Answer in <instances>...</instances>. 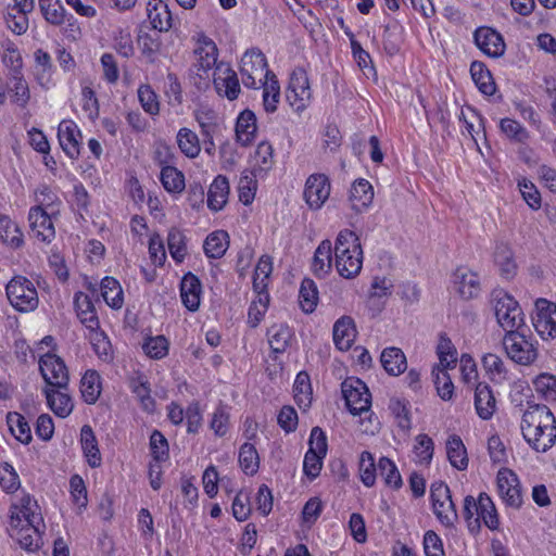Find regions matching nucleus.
I'll use <instances>...</instances> for the list:
<instances>
[{
    "label": "nucleus",
    "mask_w": 556,
    "mask_h": 556,
    "mask_svg": "<svg viewBox=\"0 0 556 556\" xmlns=\"http://www.w3.org/2000/svg\"><path fill=\"white\" fill-rule=\"evenodd\" d=\"M446 455L450 464L458 469L465 470L468 467L466 447L458 435H451L446 442Z\"/></svg>",
    "instance_id": "38"
},
{
    "label": "nucleus",
    "mask_w": 556,
    "mask_h": 556,
    "mask_svg": "<svg viewBox=\"0 0 556 556\" xmlns=\"http://www.w3.org/2000/svg\"><path fill=\"white\" fill-rule=\"evenodd\" d=\"M229 247V236L224 230H216L210 233L203 243V250L210 258H220Z\"/></svg>",
    "instance_id": "35"
},
{
    "label": "nucleus",
    "mask_w": 556,
    "mask_h": 556,
    "mask_svg": "<svg viewBox=\"0 0 556 556\" xmlns=\"http://www.w3.org/2000/svg\"><path fill=\"white\" fill-rule=\"evenodd\" d=\"M384 370L391 376H399L407 368L406 356L399 348H386L380 356Z\"/></svg>",
    "instance_id": "30"
},
{
    "label": "nucleus",
    "mask_w": 556,
    "mask_h": 556,
    "mask_svg": "<svg viewBox=\"0 0 556 556\" xmlns=\"http://www.w3.org/2000/svg\"><path fill=\"white\" fill-rule=\"evenodd\" d=\"M46 526L42 525H28L20 526L17 528H10V535L18 541L22 548L28 552L37 551L41 544V534Z\"/></svg>",
    "instance_id": "19"
},
{
    "label": "nucleus",
    "mask_w": 556,
    "mask_h": 556,
    "mask_svg": "<svg viewBox=\"0 0 556 556\" xmlns=\"http://www.w3.org/2000/svg\"><path fill=\"white\" fill-rule=\"evenodd\" d=\"M148 18L153 29L167 31L172 27V14L162 0H153L148 3Z\"/></svg>",
    "instance_id": "28"
},
{
    "label": "nucleus",
    "mask_w": 556,
    "mask_h": 556,
    "mask_svg": "<svg viewBox=\"0 0 556 556\" xmlns=\"http://www.w3.org/2000/svg\"><path fill=\"white\" fill-rule=\"evenodd\" d=\"M495 264L500 267L501 275L510 279L516 274V264L513 260V252L508 245L501 243L496 245L494 252Z\"/></svg>",
    "instance_id": "47"
},
{
    "label": "nucleus",
    "mask_w": 556,
    "mask_h": 556,
    "mask_svg": "<svg viewBox=\"0 0 556 556\" xmlns=\"http://www.w3.org/2000/svg\"><path fill=\"white\" fill-rule=\"evenodd\" d=\"M41 14L47 23L61 26L67 20V13L61 0H38Z\"/></svg>",
    "instance_id": "39"
},
{
    "label": "nucleus",
    "mask_w": 556,
    "mask_h": 556,
    "mask_svg": "<svg viewBox=\"0 0 556 556\" xmlns=\"http://www.w3.org/2000/svg\"><path fill=\"white\" fill-rule=\"evenodd\" d=\"M502 342L507 356L519 365H531L538 358L536 342L528 338L526 329L505 333Z\"/></svg>",
    "instance_id": "5"
},
{
    "label": "nucleus",
    "mask_w": 556,
    "mask_h": 556,
    "mask_svg": "<svg viewBox=\"0 0 556 556\" xmlns=\"http://www.w3.org/2000/svg\"><path fill=\"white\" fill-rule=\"evenodd\" d=\"M201 282L199 278L188 273L180 282V296L184 305L191 312L198 311L200 306Z\"/></svg>",
    "instance_id": "24"
},
{
    "label": "nucleus",
    "mask_w": 556,
    "mask_h": 556,
    "mask_svg": "<svg viewBox=\"0 0 556 556\" xmlns=\"http://www.w3.org/2000/svg\"><path fill=\"white\" fill-rule=\"evenodd\" d=\"M256 188L255 175L252 172H243L238 182L239 200L244 205L251 204L254 200Z\"/></svg>",
    "instance_id": "52"
},
{
    "label": "nucleus",
    "mask_w": 556,
    "mask_h": 556,
    "mask_svg": "<svg viewBox=\"0 0 556 556\" xmlns=\"http://www.w3.org/2000/svg\"><path fill=\"white\" fill-rule=\"evenodd\" d=\"M437 353L440 358V364L447 368L454 366L457 362V352L452 343L451 339L444 334L440 336L439 343L437 346Z\"/></svg>",
    "instance_id": "61"
},
{
    "label": "nucleus",
    "mask_w": 556,
    "mask_h": 556,
    "mask_svg": "<svg viewBox=\"0 0 556 556\" xmlns=\"http://www.w3.org/2000/svg\"><path fill=\"white\" fill-rule=\"evenodd\" d=\"M523 439L539 453H545L556 443V418L544 404L529 405L520 424Z\"/></svg>",
    "instance_id": "1"
},
{
    "label": "nucleus",
    "mask_w": 556,
    "mask_h": 556,
    "mask_svg": "<svg viewBox=\"0 0 556 556\" xmlns=\"http://www.w3.org/2000/svg\"><path fill=\"white\" fill-rule=\"evenodd\" d=\"M11 306L20 313L34 312L39 305L37 289L31 280L22 275L13 276L5 286Z\"/></svg>",
    "instance_id": "4"
},
{
    "label": "nucleus",
    "mask_w": 556,
    "mask_h": 556,
    "mask_svg": "<svg viewBox=\"0 0 556 556\" xmlns=\"http://www.w3.org/2000/svg\"><path fill=\"white\" fill-rule=\"evenodd\" d=\"M273 153L274 149L269 141H260L254 153V166L260 172L268 170L274 163Z\"/></svg>",
    "instance_id": "63"
},
{
    "label": "nucleus",
    "mask_w": 556,
    "mask_h": 556,
    "mask_svg": "<svg viewBox=\"0 0 556 556\" xmlns=\"http://www.w3.org/2000/svg\"><path fill=\"white\" fill-rule=\"evenodd\" d=\"M294 400L300 408L306 409L312 403V386L309 376L305 371L296 375L293 383Z\"/></svg>",
    "instance_id": "43"
},
{
    "label": "nucleus",
    "mask_w": 556,
    "mask_h": 556,
    "mask_svg": "<svg viewBox=\"0 0 556 556\" xmlns=\"http://www.w3.org/2000/svg\"><path fill=\"white\" fill-rule=\"evenodd\" d=\"M359 475L362 482L370 488L376 481L375 458L370 452L364 451L359 457Z\"/></svg>",
    "instance_id": "62"
},
{
    "label": "nucleus",
    "mask_w": 556,
    "mask_h": 556,
    "mask_svg": "<svg viewBox=\"0 0 556 556\" xmlns=\"http://www.w3.org/2000/svg\"><path fill=\"white\" fill-rule=\"evenodd\" d=\"M66 389L45 388L43 394L49 408L61 418L67 417L74 408L72 397L64 392Z\"/></svg>",
    "instance_id": "22"
},
{
    "label": "nucleus",
    "mask_w": 556,
    "mask_h": 556,
    "mask_svg": "<svg viewBox=\"0 0 556 556\" xmlns=\"http://www.w3.org/2000/svg\"><path fill=\"white\" fill-rule=\"evenodd\" d=\"M389 410L393 416L396 427L404 434H407L412 429V415L410 405L408 401L392 397L389 402Z\"/></svg>",
    "instance_id": "33"
},
{
    "label": "nucleus",
    "mask_w": 556,
    "mask_h": 556,
    "mask_svg": "<svg viewBox=\"0 0 556 556\" xmlns=\"http://www.w3.org/2000/svg\"><path fill=\"white\" fill-rule=\"evenodd\" d=\"M432 376L434 377V383L438 395L443 401L451 400L454 393V384L452 382L450 375L446 371V368H433Z\"/></svg>",
    "instance_id": "58"
},
{
    "label": "nucleus",
    "mask_w": 556,
    "mask_h": 556,
    "mask_svg": "<svg viewBox=\"0 0 556 556\" xmlns=\"http://www.w3.org/2000/svg\"><path fill=\"white\" fill-rule=\"evenodd\" d=\"M475 407L480 418L490 419L496 407V400L489 384L480 382L475 389Z\"/></svg>",
    "instance_id": "25"
},
{
    "label": "nucleus",
    "mask_w": 556,
    "mask_h": 556,
    "mask_svg": "<svg viewBox=\"0 0 556 556\" xmlns=\"http://www.w3.org/2000/svg\"><path fill=\"white\" fill-rule=\"evenodd\" d=\"M378 470L388 486L393 489H400L402 486V477L396 465L390 458L381 457L378 462Z\"/></svg>",
    "instance_id": "50"
},
{
    "label": "nucleus",
    "mask_w": 556,
    "mask_h": 556,
    "mask_svg": "<svg viewBox=\"0 0 556 556\" xmlns=\"http://www.w3.org/2000/svg\"><path fill=\"white\" fill-rule=\"evenodd\" d=\"M167 245L172 257L181 263L187 254L186 237L178 228H172L167 235Z\"/></svg>",
    "instance_id": "49"
},
{
    "label": "nucleus",
    "mask_w": 556,
    "mask_h": 556,
    "mask_svg": "<svg viewBox=\"0 0 556 556\" xmlns=\"http://www.w3.org/2000/svg\"><path fill=\"white\" fill-rule=\"evenodd\" d=\"M341 392L349 412L356 416L370 413L368 422L371 424V394L364 381L356 377H348L341 383Z\"/></svg>",
    "instance_id": "6"
},
{
    "label": "nucleus",
    "mask_w": 556,
    "mask_h": 556,
    "mask_svg": "<svg viewBox=\"0 0 556 556\" xmlns=\"http://www.w3.org/2000/svg\"><path fill=\"white\" fill-rule=\"evenodd\" d=\"M39 371L49 387L67 389L70 381L68 369L60 356L53 353H46L40 356Z\"/></svg>",
    "instance_id": "9"
},
{
    "label": "nucleus",
    "mask_w": 556,
    "mask_h": 556,
    "mask_svg": "<svg viewBox=\"0 0 556 556\" xmlns=\"http://www.w3.org/2000/svg\"><path fill=\"white\" fill-rule=\"evenodd\" d=\"M143 350L151 358L161 359L168 353V341L164 336L151 337L144 342Z\"/></svg>",
    "instance_id": "64"
},
{
    "label": "nucleus",
    "mask_w": 556,
    "mask_h": 556,
    "mask_svg": "<svg viewBox=\"0 0 556 556\" xmlns=\"http://www.w3.org/2000/svg\"><path fill=\"white\" fill-rule=\"evenodd\" d=\"M80 444L88 465L97 468L101 465V453L92 428L84 425L80 429Z\"/></svg>",
    "instance_id": "27"
},
{
    "label": "nucleus",
    "mask_w": 556,
    "mask_h": 556,
    "mask_svg": "<svg viewBox=\"0 0 556 556\" xmlns=\"http://www.w3.org/2000/svg\"><path fill=\"white\" fill-rule=\"evenodd\" d=\"M432 509L442 525L452 527L457 521V511L451 496V491L443 482L431 485Z\"/></svg>",
    "instance_id": "7"
},
{
    "label": "nucleus",
    "mask_w": 556,
    "mask_h": 556,
    "mask_svg": "<svg viewBox=\"0 0 556 556\" xmlns=\"http://www.w3.org/2000/svg\"><path fill=\"white\" fill-rule=\"evenodd\" d=\"M491 301L497 324L505 333L527 329L523 312L511 295L503 290H495Z\"/></svg>",
    "instance_id": "3"
},
{
    "label": "nucleus",
    "mask_w": 556,
    "mask_h": 556,
    "mask_svg": "<svg viewBox=\"0 0 556 556\" xmlns=\"http://www.w3.org/2000/svg\"><path fill=\"white\" fill-rule=\"evenodd\" d=\"M0 486L5 493H14L21 486L17 472L9 463L0 464Z\"/></svg>",
    "instance_id": "60"
},
{
    "label": "nucleus",
    "mask_w": 556,
    "mask_h": 556,
    "mask_svg": "<svg viewBox=\"0 0 556 556\" xmlns=\"http://www.w3.org/2000/svg\"><path fill=\"white\" fill-rule=\"evenodd\" d=\"M482 365L493 381H502L507 378V369L503 359L493 353H488L482 358Z\"/></svg>",
    "instance_id": "51"
},
{
    "label": "nucleus",
    "mask_w": 556,
    "mask_h": 556,
    "mask_svg": "<svg viewBox=\"0 0 556 556\" xmlns=\"http://www.w3.org/2000/svg\"><path fill=\"white\" fill-rule=\"evenodd\" d=\"M331 267L332 244L330 240L326 239L319 243L314 253L312 269L317 277L323 278L331 270Z\"/></svg>",
    "instance_id": "31"
},
{
    "label": "nucleus",
    "mask_w": 556,
    "mask_h": 556,
    "mask_svg": "<svg viewBox=\"0 0 556 556\" xmlns=\"http://www.w3.org/2000/svg\"><path fill=\"white\" fill-rule=\"evenodd\" d=\"M453 277L455 289L463 299L470 300L479 295L480 279L476 273L466 267H458Z\"/></svg>",
    "instance_id": "20"
},
{
    "label": "nucleus",
    "mask_w": 556,
    "mask_h": 556,
    "mask_svg": "<svg viewBox=\"0 0 556 556\" xmlns=\"http://www.w3.org/2000/svg\"><path fill=\"white\" fill-rule=\"evenodd\" d=\"M532 324L543 340L555 338L556 304L545 299H538L535 301V314L532 316Z\"/></svg>",
    "instance_id": "11"
},
{
    "label": "nucleus",
    "mask_w": 556,
    "mask_h": 556,
    "mask_svg": "<svg viewBox=\"0 0 556 556\" xmlns=\"http://www.w3.org/2000/svg\"><path fill=\"white\" fill-rule=\"evenodd\" d=\"M80 393L87 404H94L101 394V377L96 370H87L80 380Z\"/></svg>",
    "instance_id": "37"
},
{
    "label": "nucleus",
    "mask_w": 556,
    "mask_h": 556,
    "mask_svg": "<svg viewBox=\"0 0 556 556\" xmlns=\"http://www.w3.org/2000/svg\"><path fill=\"white\" fill-rule=\"evenodd\" d=\"M229 182L225 176L218 175L212 182L207 193V206L212 211H220L227 203Z\"/></svg>",
    "instance_id": "32"
},
{
    "label": "nucleus",
    "mask_w": 556,
    "mask_h": 556,
    "mask_svg": "<svg viewBox=\"0 0 556 556\" xmlns=\"http://www.w3.org/2000/svg\"><path fill=\"white\" fill-rule=\"evenodd\" d=\"M374 199V189L366 179L356 180L350 190V201L353 210L362 212L367 208Z\"/></svg>",
    "instance_id": "29"
},
{
    "label": "nucleus",
    "mask_w": 556,
    "mask_h": 556,
    "mask_svg": "<svg viewBox=\"0 0 556 556\" xmlns=\"http://www.w3.org/2000/svg\"><path fill=\"white\" fill-rule=\"evenodd\" d=\"M0 239L14 248H18L23 243L17 226L3 214H0Z\"/></svg>",
    "instance_id": "55"
},
{
    "label": "nucleus",
    "mask_w": 556,
    "mask_h": 556,
    "mask_svg": "<svg viewBox=\"0 0 556 556\" xmlns=\"http://www.w3.org/2000/svg\"><path fill=\"white\" fill-rule=\"evenodd\" d=\"M267 60L264 53L256 48L245 51L241 58L240 74L242 83L248 88H257V81L262 83L265 78Z\"/></svg>",
    "instance_id": "8"
},
{
    "label": "nucleus",
    "mask_w": 556,
    "mask_h": 556,
    "mask_svg": "<svg viewBox=\"0 0 556 556\" xmlns=\"http://www.w3.org/2000/svg\"><path fill=\"white\" fill-rule=\"evenodd\" d=\"M130 388L132 393L136 395V397L141 403L142 407L146 410H151L154 406V401L151 397V389L149 386V381L146 377L139 376L136 379L131 380Z\"/></svg>",
    "instance_id": "56"
},
{
    "label": "nucleus",
    "mask_w": 556,
    "mask_h": 556,
    "mask_svg": "<svg viewBox=\"0 0 556 556\" xmlns=\"http://www.w3.org/2000/svg\"><path fill=\"white\" fill-rule=\"evenodd\" d=\"M55 210L50 212L41 206H33L28 213V222L33 236L42 242H51L55 237V229L52 222V215Z\"/></svg>",
    "instance_id": "14"
},
{
    "label": "nucleus",
    "mask_w": 556,
    "mask_h": 556,
    "mask_svg": "<svg viewBox=\"0 0 556 556\" xmlns=\"http://www.w3.org/2000/svg\"><path fill=\"white\" fill-rule=\"evenodd\" d=\"M74 304L79 320L88 330L100 328V323L94 306L87 294L83 292L76 293L74 298Z\"/></svg>",
    "instance_id": "26"
},
{
    "label": "nucleus",
    "mask_w": 556,
    "mask_h": 556,
    "mask_svg": "<svg viewBox=\"0 0 556 556\" xmlns=\"http://www.w3.org/2000/svg\"><path fill=\"white\" fill-rule=\"evenodd\" d=\"M330 195V182L324 174H313L305 182L304 200L311 210H319Z\"/></svg>",
    "instance_id": "15"
},
{
    "label": "nucleus",
    "mask_w": 556,
    "mask_h": 556,
    "mask_svg": "<svg viewBox=\"0 0 556 556\" xmlns=\"http://www.w3.org/2000/svg\"><path fill=\"white\" fill-rule=\"evenodd\" d=\"M470 74L472 80L482 93L491 96L495 92V84L492 79V75L482 62H472L470 65Z\"/></svg>",
    "instance_id": "41"
},
{
    "label": "nucleus",
    "mask_w": 556,
    "mask_h": 556,
    "mask_svg": "<svg viewBox=\"0 0 556 556\" xmlns=\"http://www.w3.org/2000/svg\"><path fill=\"white\" fill-rule=\"evenodd\" d=\"M299 302L302 311L306 314L313 313L318 303V290L315 281L304 278L299 291Z\"/></svg>",
    "instance_id": "42"
},
{
    "label": "nucleus",
    "mask_w": 556,
    "mask_h": 556,
    "mask_svg": "<svg viewBox=\"0 0 556 556\" xmlns=\"http://www.w3.org/2000/svg\"><path fill=\"white\" fill-rule=\"evenodd\" d=\"M195 119L204 137L212 139L214 136L218 135L219 125L216 123L214 111L210 109L199 110L195 114Z\"/></svg>",
    "instance_id": "57"
},
{
    "label": "nucleus",
    "mask_w": 556,
    "mask_h": 556,
    "mask_svg": "<svg viewBox=\"0 0 556 556\" xmlns=\"http://www.w3.org/2000/svg\"><path fill=\"white\" fill-rule=\"evenodd\" d=\"M10 513V528L45 523L37 501L29 494H24L17 502L13 503Z\"/></svg>",
    "instance_id": "10"
},
{
    "label": "nucleus",
    "mask_w": 556,
    "mask_h": 556,
    "mask_svg": "<svg viewBox=\"0 0 556 556\" xmlns=\"http://www.w3.org/2000/svg\"><path fill=\"white\" fill-rule=\"evenodd\" d=\"M217 70L219 71V75L214 78L216 91L228 100H236L240 93V84L237 73L230 67L222 70L220 66H217Z\"/></svg>",
    "instance_id": "23"
},
{
    "label": "nucleus",
    "mask_w": 556,
    "mask_h": 556,
    "mask_svg": "<svg viewBox=\"0 0 556 556\" xmlns=\"http://www.w3.org/2000/svg\"><path fill=\"white\" fill-rule=\"evenodd\" d=\"M481 521L491 531H496L500 529V516L495 504L493 503L492 498L484 492L480 493L478 496L477 517L473 519V526L477 531L480 529Z\"/></svg>",
    "instance_id": "18"
},
{
    "label": "nucleus",
    "mask_w": 556,
    "mask_h": 556,
    "mask_svg": "<svg viewBox=\"0 0 556 556\" xmlns=\"http://www.w3.org/2000/svg\"><path fill=\"white\" fill-rule=\"evenodd\" d=\"M7 422L12 434L21 443L28 444L31 441L30 426L23 415L16 412L9 413Z\"/></svg>",
    "instance_id": "45"
},
{
    "label": "nucleus",
    "mask_w": 556,
    "mask_h": 556,
    "mask_svg": "<svg viewBox=\"0 0 556 556\" xmlns=\"http://www.w3.org/2000/svg\"><path fill=\"white\" fill-rule=\"evenodd\" d=\"M101 294L105 303L114 309L121 308L124 304L123 289L113 277H104L102 279Z\"/></svg>",
    "instance_id": "40"
},
{
    "label": "nucleus",
    "mask_w": 556,
    "mask_h": 556,
    "mask_svg": "<svg viewBox=\"0 0 556 556\" xmlns=\"http://www.w3.org/2000/svg\"><path fill=\"white\" fill-rule=\"evenodd\" d=\"M268 343L274 353H283L293 337L292 330L285 324L273 325L267 330Z\"/></svg>",
    "instance_id": "36"
},
{
    "label": "nucleus",
    "mask_w": 556,
    "mask_h": 556,
    "mask_svg": "<svg viewBox=\"0 0 556 556\" xmlns=\"http://www.w3.org/2000/svg\"><path fill=\"white\" fill-rule=\"evenodd\" d=\"M477 47L491 58H498L505 52V43L500 33L490 27H480L473 34Z\"/></svg>",
    "instance_id": "17"
},
{
    "label": "nucleus",
    "mask_w": 556,
    "mask_h": 556,
    "mask_svg": "<svg viewBox=\"0 0 556 556\" xmlns=\"http://www.w3.org/2000/svg\"><path fill=\"white\" fill-rule=\"evenodd\" d=\"M150 452L155 463H163L169 458L167 439L159 430H153L150 435Z\"/></svg>",
    "instance_id": "53"
},
{
    "label": "nucleus",
    "mask_w": 556,
    "mask_h": 556,
    "mask_svg": "<svg viewBox=\"0 0 556 556\" xmlns=\"http://www.w3.org/2000/svg\"><path fill=\"white\" fill-rule=\"evenodd\" d=\"M238 460L245 475L253 476L260 468L258 453L252 443L245 442L241 445Z\"/></svg>",
    "instance_id": "46"
},
{
    "label": "nucleus",
    "mask_w": 556,
    "mask_h": 556,
    "mask_svg": "<svg viewBox=\"0 0 556 556\" xmlns=\"http://www.w3.org/2000/svg\"><path fill=\"white\" fill-rule=\"evenodd\" d=\"M194 55L197 61L194 67L197 68V75L203 77L217 62L218 50L215 42L205 36L204 34L199 35L198 47L194 49Z\"/></svg>",
    "instance_id": "16"
},
{
    "label": "nucleus",
    "mask_w": 556,
    "mask_h": 556,
    "mask_svg": "<svg viewBox=\"0 0 556 556\" xmlns=\"http://www.w3.org/2000/svg\"><path fill=\"white\" fill-rule=\"evenodd\" d=\"M333 250L339 275L346 279L356 277L363 267V250L357 235L349 229L341 230Z\"/></svg>",
    "instance_id": "2"
},
{
    "label": "nucleus",
    "mask_w": 556,
    "mask_h": 556,
    "mask_svg": "<svg viewBox=\"0 0 556 556\" xmlns=\"http://www.w3.org/2000/svg\"><path fill=\"white\" fill-rule=\"evenodd\" d=\"M273 271V261L268 255H263L258 260L254 277L253 287L256 291L262 292L267 287V280Z\"/></svg>",
    "instance_id": "54"
},
{
    "label": "nucleus",
    "mask_w": 556,
    "mask_h": 556,
    "mask_svg": "<svg viewBox=\"0 0 556 556\" xmlns=\"http://www.w3.org/2000/svg\"><path fill=\"white\" fill-rule=\"evenodd\" d=\"M333 342L340 351L351 349L355 338L356 328L352 317L342 316L333 325Z\"/></svg>",
    "instance_id": "21"
},
{
    "label": "nucleus",
    "mask_w": 556,
    "mask_h": 556,
    "mask_svg": "<svg viewBox=\"0 0 556 556\" xmlns=\"http://www.w3.org/2000/svg\"><path fill=\"white\" fill-rule=\"evenodd\" d=\"M9 80L12 102L23 109L26 108L30 99V91L23 74L9 76Z\"/></svg>",
    "instance_id": "48"
},
{
    "label": "nucleus",
    "mask_w": 556,
    "mask_h": 556,
    "mask_svg": "<svg viewBox=\"0 0 556 556\" xmlns=\"http://www.w3.org/2000/svg\"><path fill=\"white\" fill-rule=\"evenodd\" d=\"M256 116L250 110H244L240 113L237 118L236 124V135L237 139H240L242 136H247V139L253 137L256 132Z\"/></svg>",
    "instance_id": "59"
},
{
    "label": "nucleus",
    "mask_w": 556,
    "mask_h": 556,
    "mask_svg": "<svg viewBox=\"0 0 556 556\" xmlns=\"http://www.w3.org/2000/svg\"><path fill=\"white\" fill-rule=\"evenodd\" d=\"M311 97L312 92L307 73L302 67H298L290 77L287 99L296 111H300L306 106Z\"/></svg>",
    "instance_id": "13"
},
{
    "label": "nucleus",
    "mask_w": 556,
    "mask_h": 556,
    "mask_svg": "<svg viewBox=\"0 0 556 556\" xmlns=\"http://www.w3.org/2000/svg\"><path fill=\"white\" fill-rule=\"evenodd\" d=\"M160 180L164 189L169 193H180L186 187L184 174L174 166H163Z\"/></svg>",
    "instance_id": "44"
},
{
    "label": "nucleus",
    "mask_w": 556,
    "mask_h": 556,
    "mask_svg": "<svg viewBox=\"0 0 556 556\" xmlns=\"http://www.w3.org/2000/svg\"><path fill=\"white\" fill-rule=\"evenodd\" d=\"M280 99V86L276 75L271 71H266L265 81L263 83V106L267 113H274Z\"/></svg>",
    "instance_id": "34"
},
{
    "label": "nucleus",
    "mask_w": 556,
    "mask_h": 556,
    "mask_svg": "<svg viewBox=\"0 0 556 556\" xmlns=\"http://www.w3.org/2000/svg\"><path fill=\"white\" fill-rule=\"evenodd\" d=\"M497 494L509 507L519 508L522 504L521 489L517 475L508 469L502 468L496 476Z\"/></svg>",
    "instance_id": "12"
}]
</instances>
